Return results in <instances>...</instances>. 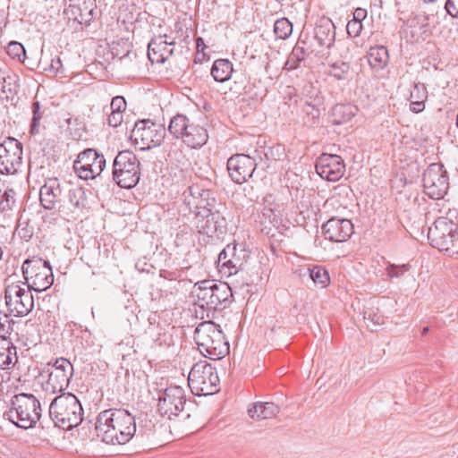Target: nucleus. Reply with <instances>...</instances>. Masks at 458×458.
I'll return each mask as SVG.
<instances>
[{
    "label": "nucleus",
    "mask_w": 458,
    "mask_h": 458,
    "mask_svg": "<svg viewBox=\"0 0 458 458\" xmlns=\"http://www.w3.org/2000/svg\"><path fill=\"white\" fill-rule=\"evenodd\" d=\"M256 165L255 159L244 154L233 156L227 161L229 174L236 183H242L251 177Z\"/></svg>",
    "instance_id": "obj_21"
},
{
    "label": "nucleus",
    "mask_w": 458,
    "mask_h": 458,
    "mask_svg": "<svg viewBox=\"0 0 458 458\" xmlns=\"http://www.w3.org/2000/svg\"><path fill=\"white\" fill-rule=\"evenodd\" d=\"M428 90L424 83H414L410 93V109L413 113H420L425 109Z\"/></svg>",
    "instance_id": "obj_31"
},
{
    "label": "nucleus",
    "mask_w": 458,
    "mask_h": 458,
    "mask_svg": "<svg viewBox=\"0 0 458 458\" xmlns=\"http://www.w3.org/2000/svg\"><path fill=\"white\" fill-rule=\"evenodd\" d=\"M72 372L73 367L68 360L57 359L48 374L47 381L44 385L45 391L56 394L65 390L69 386Z\"/></svg>",
    "instance_id": "obj_18"
},
{
    "label": "nucleus",
    "mask_w": 458,
    "mask_h": 458,
    "mask_svg": "<svg viewBox=\"0 0 458 458\" xmlns=\"http://www.w3.org/2000/svg\"><path fill=\"white\" fill-rule=\"evenodd\" d=\"M31 289L21 281H5L4 301L10 313L15 317L28 315L34 307Z\"/></svg>",
    "instance_id": "obj_7"
},
{
    "label": "nucleus",
    "mask_w": 458,
    "mask_h": 458,
    "mask_svg": "<svg viewBox=\"0 0 458 458\" xmlns=\"http://www.w3.org/2000/svg\"><path fill=\"white\" fill-rule=\"evenodd\" d=\"M428 331H429V327H423L422 330H421V335H426Z\"/></svg>",
    "instance_id": "obj_53"
},
{
    "label": "nucleus",
    "mask_w": 458,
    "mask_h": 458,
    "mask_svg": "<svg viewBox=\"0 0 458 458\" xmlns=\"http://www.w3.org/2000/svg\"><path fill=\"white\" fill-rule=\"evenodd\" d=\"M274 32L277 38L285 39L293 32V24L286 18H281L275 22Z\"/></svg>",
    "instance_id": "obj_39"
},
{
    "label": "nucleus",
    "mask_w": 458,
    "mask_h": 458,
    "mask_svg": "<svg viewBox=\"0 0 458 458\" xmlns=\"http://www.w3.org/2000/svg\"><path fill=\"white\" fill-rule=\"evenodd\" d=\"M423 1H424V2H426V3H433V2H435L436 0H423Z\"/></svg>",
    "instance_id": "obj_55"
},
{
    "label": "nucleus",
    "mask_w": 458,
    "mask_h": 458,
    "mask_svg": "<svg viewBox=\"0 0 458 458\" xmlns=\"http://www.w3.org/2000/svg\"><path fill=\"white\" fill-rule=\"evenodd\" d=\"M306 55L307 53L305 47L300 43H297L288 55L287 60L284 65V69L292 71L299 68L301 62L305 60Z\"/></svg>",
    "instance_id": "obj_37"
},
{
    "label": "nucleus",
    "mask_w": 458,
    "mask_h": 458,
    "mask_svg": "<svg viewBox=\"0 0 458 458\" xmlns=\"http://www.w3.org/2000/svg\"><path fill=\"white\" fill-rule=\"evenodd\" d=\"M14 322L7 315L0 316V336L7 337L13 330Z\"/></svg>",
    "instance_id": "obj_46"
},
{
    "label": "nucleus",
    "mask_w": 458,
    "mask_h": 458,
    "mask_svg": "<svg viewBox=\"0 0 458 458\" xmlns=\"http://www.w3.org/2000/svg\"><path fill=\"white\" fill-rule=\"evenodd\" d=\"M24 283L36 292H43L50 288L54 283L52 267L48 261L38 258L26 259L22 264Z\"/></svg>",
    "instance_id": "obj_10"
},
{
    "label": "nucleus",
    "mask_w": 458,
    "mask_h": 458,
    "mask_svg": "<svg viewBox=\"0 0 458 458\" xmlns=\"http://www.w3.org/2000/svg\"><path fill=\"white\" fill-rule=\"evenodd\" d=\"M167 35H159L150 40L148 45V57L152 64L165 63L174 53L171 47L175 43L174 40H168Z\"/></svg>",
    "instance_id": "obj_26"
},
{
    "label": "nucleus",
    "mask_w": 458,
    "mask_h": 458,
    "mask_svg": "<svg viewBox=\"0 0 458 458\" xmlns=\"http://www.w3.org/2000/svg\"><path fill=\"white\" fill-rule=\"evenodd\" d=\"M128 55H129V51H127V53H126L125 55H123L121 57V59H123V58L126 57Z\"/></svg>",
    "instance_id": "obj_56"
},
{
    "label": "nucleus",
    "mask_w": 458,
    "mask_h": 458,
    "mask_svg": "<svg viewBox=\"0 0 458 458\" xmlns=\"http://www.w3.org/2000/svg\"><path fill=\"white\" fill-rule=\"evenodd\" d=\"M97 9L96 0H78L69 4L64 11V14L69 21L79 24H89L95 16Z\"/></svg>",
    "instance_id": "obj_23"
},
{
    "label": "nucleus",
    "mask_w": 458,
    "mask_h": 458,
    "mask_svg": "<svg viewBox=\"0 0 458 458\" xmlns=\"http://www.w3.org/2000/svg\"><path fill=\"white\" fill-rule=\"evenodd\" d=\"M66 186H62L58 179L49 178L40 188V203L46 209H53L60 206Z\"/></svg>",
    "instance_id": "obj_24"
},
{
    "label": "nucleus",
    "mask_w": 458,
    "mask_h": 458,
    "mask_svg": "<svg viewBox=\"0 0 458 458\" xmlns=\"http://www.w3.org/2000/svg\"><path fill=\"white\" fill-rule=\"evenodd\" d=\"M87 202L86 193L81 187L66 186L59 211L64 215L78 214Z\"/></svg>",
    "instance_id": "obj_25"
},
{
    "label": "nucleus",
    "mask_w": 458,
    "mask_h": 458,
    "mask_svg": "<svg viewBox=\"0 0 458 458\" xmlns=\"http://www.w3.org/2000/svg\"><path fill=\"white\" fill-rule=\"evenodd\" d=\"M364 319L366 320L367 327L371 330L375 331L376 327L385 323V318L382 314L375 311H367L364 314Z\"/></svg>",
    "instance_id": "obj_42"
},
{
    "label": "nucleus",
    "mask_w": 458,
    "mask_h": 458,
    "mask_svg": "<svg viewBox=\"0 0 458 458\" xmlns=\"http://www.w3.org/2000/svg\"><path fill=\"white\" fill-rule=\"evenodd\" d=\"M11 408L4 417L15 426L28 429L35 427L41 417V405L32 394H15L11 401Z\"/></svg>",
    "instance_id": "obj_3"
},
{
    "label": "nucleus",
    "mask_w": 458,
    "mask_h": 458,
    "mask_svg": "<svg viewBox=\"0 0 458 458\" xmlns=\"http://www.w3.org/2000/svg\"><path fill=\"white\" fill-rule=\"evenodd\" d=\"M190 119L183 114H176L174 116L169 123L168 131L176 139H181L184 143V137L188 135V131L191 126H194Z\"/></svg>",
    "instance_id": "obj_32"
},
{
    "label": "nucleus",
    "mask_w": 458,
    "mask_h": 458,
    "mask_svg": "<svg viewBox=\"0 0 458 458\" xmlns=\"http://www.w3.org/2000/svg\"><path fill=\"white\" fill-rule=\"evenodd\" d=\"M208 134L207 129L199 124H194L190 128L188 135L184 137V144L191 148H199L207 143Z\"/></svg>",
    "instance_id": "obj_35"
},
{
    "label": "nucleus",
    "mask_w": 458,
    "mask_h": 458,
    "mask_svg": "<svg viewBox=\"0 0 458 458\" xmlns=\"http://www.w3.org/2000/svg\"><path fill=\"white\" fill-rule=\"evenodd\" d=\"M96 431L98 437L106 444L124 445L136 432L135 419L126 410H106L97 418Z\"/></svg>",
    "instance_id": "obj_1"
},
{
    "label": "nucleus",
    "mask_w": 458,
    "mask_h": 458,
    "mask_svg": "<svg viewBox=\"0 0 458 458\" xmlns=\"http://www.w3.org/2000/svg\"><path fill=\"white\" fill-rule=\"evenodd\" d=\"M19 76L11 71H0V98L10 100L19 90Z\"/></svg>",
    "instance_id": "obj_27"
},
{
    "label": "nucleus",
    "mask_w": 458,
    "mask_h": 458,
    "mask_svg": "<svg viewBox=\"0 0 458 458\" xmlns=\"http://www.w3.org/2000/svg\"><path fill=\"white\" fill-rule=\"evenodd\" d=\"M201 44H203V40H202V38H199L197 39V47H199L201 46Z\"/></svg>",
    "instance_id": "obj_54"
},
{
    "label": "nucleus",
    "mask_w": 458,
    "mask_h": 458,
    "mask_svg": "<svg viewBox=\"0 0 458 458\" xmlns=\"http://www.w3.org/2000/svg\"><path fill=\"white\" fill-rule=\"evenodd\" d=\"M165 136V126L149 119L136 122L131 132V140L140 149H149L161 145Z\"/></svg>",
    "instance_id": "obj_11"
},
{
    "label": "nucleus",
    "mask_w": 458,
    "mask_h": 458,
    "mask_svg": "<svg viewBox=\"0 0 458 458\" xmlns=\"http://www.w3.org/2000/svg\"><path fill=\"white\" fill-rule=\"evenodd\" d=\"M328 74L339 81L349 80L352 75L351 65L347 62H335L329 65Z\"/></svg>",
    "instance_id": "obj_38"
},
{
    "label": "nucleus",
    "mask_w": 458,
    "mask_h": 458,
    "mask_svg": "<svg viewBox=\"0 0 458 458\" xmlns=\"http://www.w3.org/2000/svg\"><path fill=\"white\" fill-rule=\"evenodd\" d=\"M49 415L55 426L68 430L82 421L83 409L74 394H62L51 402Z\"/></svg>",
    "instance_id": "obj_4"
},
{
    "label": "nucleus",
    "mask_w": 458,
    "mask_h": 458,
    "mask_svg": "<svg viewBox=\"0 0 458 458\" xmlns=\"http://www.w3.org/2000/svg\"><path fill=\"white\" fill-rule=\"evenodd\" d=\"M361 30L362 23L358 21L351 20L346 25V31L351 37H358L360 34Z\"/></svg>",
    "instance_id": "obj_48"
},
{
    "label": "nucleus",
    "mask_w": 458,
    "mask_h": 458,
    "mask_svg": "<svg viewBox=\"0 0 458 458\" xmlns=\"http://www.w3.org/2000/svg\"><path fill=\"white\" fill-rule=\"evenodd\" d=\"M182 197L183 205L193 216L202 214L203 210L209 211L216 202L215 198L211 196L210 191L199 183L190 185L183 191Z\"/></svg>",
    "instance_id": "obj_14"
},
{
    "label": "nucleus",
    "mask_w": 458,
    "mask_h": 458,
    "mask_svg": "<svg viewBox=\"0 0 458 458\" xmlns=\"http://www.w3.org/2000/svg\"><path fill=\"white\" fill-rule=\"evenodd\" d=\"M315 39L319 46L329 48L335 39V25L330 20H321L315 28Z\"/></svg>",
    "instance_id": "obj_28"
},
{
    "label": "nucleus",
    "mask_w": 458,
    "mask_h": 458,
    "mask_svg": "<svg viewBox=\"0 0 458 458\" xmlns=\"http://www.w3.org/2000/svg\"><path fill=\"white\" fill-rule=\"evenodd\" d=\"M194 340L199 352L210 360H220L229 353V343L213 321L199 323L194 331Z\"/></svg>",
    "instance_id": "obj_2"
},
{
    "label": "nucleus",
    "mask_w": 458,
    "mask_h": 458,
    "mask_svg": "<svg viewBox=\"0 0 458 458\" xmlns=\"http://www.w3.org/2000/svg\"><path fill=\"white\" fill-rule=\"evenodd\" d=\"M353 225L346 218L332 217L323 225L322 231L326 239L335 242H346L353 233Z\"/></svg>",
    "instance_id": "obj_22"
},
{
    "label": "nucleus",
    "mask_w": 458,
    "mask_h": 458,
    "mask_svg": "<svg viewBox=\"0 0 458 458\" xmlns=\"http://www.w3.org/2000/svg\"><path fill=\"white\" fill-rule=\"evenodd\" d=\"M196 303L202 309L216 310L226 308L233 297L232 289L226 283L203 280L195 284L193 292Z\"/></svg>",
    "instance_id": "obj_5"
},
{
    "label": "nucleus",
    "mask_w": 458,
    "mask_h": 458,
    "mask_svg": "<svg viewBox=\"0 0 458 458\" xmlns=\"http://www.w3.org/2000/svg\"><path fill=\"white\" fill-rule=\"evenodd\" d=\"M105 165L104 156L98 154L95 149L88 148L78 155L73 168L81 179L89 180L99 175Z\"/></svg>",
    "instance_id": "obj_15"
},
{
    "label": "nucleus",
    "mask_w": 458,
    "mask_h": 458,
    "mask_svg": "<svg viewBox=\"0 0 458 458\" xmlns=\"http://www.w3.org/2000/svg\"><path fill=\"white\" fill-rule=\"evenodd\" d=\"M18 360L16 347L5 336H0V369H7Z\"/></svg>",
    "instance_id": "obj_30"
},
{
    "label": "nucleus",
    "mask_w": 458,
    "mask_h": 458,
    "mask_svg": "<svg viewBox=\"0 0 458 458\" xmlns=\"http://www.w3.org/2000/svg\"><path fill=\"white\" fill-rule=\"evenodd\" d=\"M62 67V61L58 56H56L51 60L49 71L54 73H59L61 72Z\"/></svg>",
    "instance_id": "obj_51"
},
{
    "label": "nucleus",
    "mask_w": 458,
    "mask_h": 458,
    "mask_svg": "<svg viewBox=\"0 0 458 458\" xmlns=\"http://www.w3.org/2000/svg\"><path fill=\"white\" fill-rule=\"evenodd\" d=\"M140 161L130 150L118 153L113 163V178L121 188L131 189L139 182Z\"/></svg>",
    "instance_id": "obj_9"
},
{
    "label": "nucleus",
    "mask_w": 458,
    "mask_h": 458,
    "mask_svg": "<svg viewBox=\"0 0 458 458\" xmlns=\"http://www.w3.org/2000/svg\"><path fill=\"white\" fill-rule=\"evenodd\" d=\"M185 403L184 389L179 386H170L159 394L158 411L162 416L171 419L183 411Z\"/></svg>",
    "instance_id": "obj_17"
},
{
    "label": "nucleus",
    "mask_w": 458,
    "mask_h": 458,
    "mask_svg": "<svg viewBox=\"0 0 458 458\" xmlns=\"http://www.w3.org/2000/svg\"><path fill=\"white\" fill-rule=\"evenodd\" d=\"M14 203V191L13 190L0 189V211H7L11 209Z\"/></svg>",
    "instance_id": "obj_45"
},
{
    "label": "nucleus",
    "mask_w": 458,
    "mask_h": 458,
    "mask_svg": "<svg viewBox=\"0 0 458 458\" xmlns=\"http://www.w3.org/2000/svg\"><path fill=\"white\" fill-rule=\"evenodd\" d=\"M233 72V64L227 59H217L211 67V75L217 82H225L230 80Z\"/></svg>",
    "instance_id": "obj_36"
},
{
    "label": "nucleus",
    "mask_w": 458,
    "mask_h": 458,
    "mask_svg": "<svg viewBox=\"0 0 458 458\" xmlns=\"http://www.w3.org/2000/svg\"><path fill=\"white\" fill-rule=\"evenodd\" d=\"M6 52L9 56L19 61H23L26 55L24 47L17 41L10 42L6 47Z\"/></svg>",
    "instance_id": "obj_43"
},
{
    "label": "nucleus",
    "mask_w": 458,
    "mask_h": 458,
    "mask_svg": "<svg viewBox=\"0 0 458 458\" xmlns=\"http://www.w3.org/2000/svg\"><path fill=\"white\" fill-rule=\"evenodd\" d=\"M248 254L246 250L235 243H230L219 253L218 266L227 276L235 275L246 262Z\"/></svg>",
    "instance_id": "obj_20"
},
{
    "label": "nucleus",
    "mask_w": 458,
    "mask_h": 458,
    "mask_svg": "<svg viewBox=\"0 0 458 458\" xmlns=\"http://www.w3.org/2000/svg\"><path fill=\"white\" fill-rule=\"evenodd\" d=\"M191 223L199 233L208 236H220L227 230V220L224 214L220 210L212 211V208L195 215Z\"/></svg>",
    "instance_id": "obj_13"
},
{
    "label": "nucleus",
    "mask_w": 458,
    "mask_h": 458,
    "mask_svg": "<svg viewBox=\"0 0 458 458\" xmlns=\"http://www.w3.org/2000/svg\"><path fill=\"white\" fill-rule=\"evenodd\" d=\"M110 109L111 112H119L123 114L126 109V101L124 98L122 96L113 98L110 104Z\"/></svg>",
    "instance_id": "obj_47"
},
{
    "label": "nucleus",
    "mask_w": 458,
    "mask_h": 458,
    "mask_svg": "<svg viewBox=\"0 0 458 458\" xmlns=\"http://www.w3.org/2000/svg\"><path fill=\"white\" fill-rule=\"evenodd\" d=\"M279 411V406L272 402H257L248 409V414L253 420L271 419Z\"/></svg>",
    "instance_id": "obj_29"
},
{
    "label": "nucleus",
    "mask_w": 458,
    "mask_h": 458,
    "mask_svg": "<svg viewBox=\"0 0 458 458\" xmlns=\"http://www.w3.org/2000/svg\"><path fill=\"white\" fill-rule=\"evenodd\" d=\"M123 121V114L119 112H111L107 118V123L112 127H118Z\"/></svg>",
    "instance_id": "obj_50"
},
{
    "label": "nucleus",
    "mask_w": 458,
    "mask_h": 458,
    "mask_svg": "<svg viewBox=\"0 0 458 458\" xmlns=\"http://www.w3.org/2000/svg\"><path fill=\"white\" fill-rule=\"evenodd\" d=\"M422 182L425 194L433 199H443L449 187L447 173L443 165L438 163L428 166Z\"/></svg>",
    "instance_id": "obj_12"
},
{
    "label": "nucleus",
    "mask_w": 458,
    "mask_h": 458,
    "mask_svg": "<svg viewBox=\"0 0 458 458\" xmlns=\"http://www.w3.org/2000/svg\"><path fill=\"white\" fill-rule=\"evenodd\" d=\"M309 272L310 278L315 284L325 287L329 283V275L325 268L319 266H315L312 268H310Z\"/></svg>",
    "instance_id": "obj_40"
},
{
    "label": "nucleus",
    "mask_w": 458,
    "mask_h": 458,
    "mask_svg": "<svg viewBox=\"0 0 458 458\" xmlns=\"http://www.w3.org/2000/svg\"><path fill=\"white\" fill-rule=\"evenodd\" d=\"M430 244L449 256H458L457 225L447 217H438L428 228Z\"/></svg>",
    "instance_id": "obj_6"
},
{
    "label": "nucleus",
    "mask_w": 458,
    "mask_h": 458,
    "mask_svg": "<svg viewBox=\"0 0 458 458\" xmlns=\"http://www.w3.org/2000/svg\"><path fill=\"white\" fill-rule=\"evenodd\" d=\"M32 120L30 124V133L36 135L39 132L40 121L44 115V111L41 109L40 103L34 101L32 103Z\"/></svg>",
    "instance_id": "obj_41"
},
{
    "label": "nucleus",
    "mask_w": 458,
    "mask_h": 458,
    "mask_svg": "<svg viewBox=\"0 0 458 458\" xmlns=\"http://www.w3.org/2000/svg\"><path fill=\"white\" fill-rule=\"evenodd\" d=\"M367 16V11L363 8H357L353 13L352 20L358 21L360 22L362 21Z\"/></svg>",
    "instance_id": "obj_52"
},
{
    "label": "nucleus",
    "mask_w": 458,
    "mask_h": 458,
    "mask_svg": "<svg viewBox=\"0 0 458 458\" xmlns=\"http://www.w3.org/2000/svg\"><path fill=\"white\" fill-rule=\"evenodd\" d=\"M371 68L379 71L384 69L389 60L388 51L383 46L371 47L367 55Z\"/></svg>",
    "instance_id": "obj_33"
},
{
    "label": "nucleus",
    "mask_w": 458,
    "mask_h": 458,
    "mask_svg": "<svg viewBox=\"0 0 458 458\" xmlns=\"http://www.w3.org/2000/svg\"><path fill=\"white\" fill-rule=\"evenodd\" d=\"M357 106L351 104H338L331 110V118L334 124H343L352 120L357 114Z\"/></svg>",
    "instance_id": "obj_34"
},
{
    "label": "nucleus",
    "mask_w": 458,
    "mask_h": 458,
    "mask_svg": "<svg viewBox=\"0 0 458 458\" xmlns=\"http://www.w3.org/2000/svg\"><path fill=\"white\" fill-rule=\"evenodd\" d=\"M22 165V145L13 138L0 144V172L13 174Z\"/></svg>",
    "instance_id": "obj_16"
},
{
    "label": "nucleus",
    "mask_w": 458,
    "mask_h": 458,
    "mask_svg": "<svg viewBox=\"0 0 458 458\" xmlns=\"http://www.w3.org/2000/svg\"><path fill=\"white\" fill-rule=\"evenodd\" d=\"M188 385L194 395H209L219 390V377L216 369L207 361H199L193 365L189 377Z\"/></svg>",
    "instance_id": "obj_8"
},
{
    "label": "nucleus",
    "mask_w": 458,
    "mask_h": 458,
    "mask_svg": "<svg viewBox=\"0 0 458 458\" xmlns=\"http://www.w3.org/2000/svg\"><path fill=\"white\" fill-rule=\"evenodd\" d=\"M411 268L409 263L403 265L388 264L386 268V273L390 278H399L403 276Z\"/></svg>",
    "instance_id": "obj_44"
},
{
    "label": "nucleus",
    "mask_w": 458,
    "mask_h": 458,
    "mask_svg": "<svg viewBox=\"0 0 458 458\" xmlns=\"http://www.w3.org/2000/svg\"><path fill=\"white\" fill-rule=\"evenodd\" d=\"M316 172L323 179L328 182H337L344 174L345 165L338 155L321 154L316 161Z\"/></svg>",
    "instance_id": "obj_19"
},
{
    "label": "nucleus",
    "mask_w": 458,
    "mask_h": 458,
    "mask_svg": "<svg viewBox=\"0 0 458 458\" xmlns=\"http://www.w3.org/2000/svg\"><path fill=\"white\" fill-rule=\"evenodd\" d=\"M445 9L451 17L458 18V0H446Z\"/></svg>",
    "instance_id": "obj_49"
}]
</instances>
